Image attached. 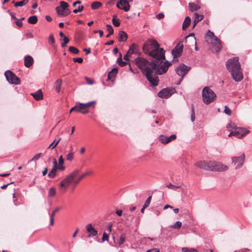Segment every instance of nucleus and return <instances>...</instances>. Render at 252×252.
<instances>
[{"instance_id":"1","label":"nucleus","mask_w":252,"mask_h":252,"mask_svg":"<svg viewBox=\"0 0 252 252\" xmlns=\"http://www.w3.org/2000/svg\"><path fill=\"white\" fill-rule=\"evenodd\" d=\"M134 62L153 86L158 85V75L166 73L172 64L171 62L167 61L159 62L155 60L150 62L144 58L139 57L134 60Z\"/></svg>"},{"instance_id":"2","label":"nucleus","mask_w":252,"mask_h":252,"mask_svg":"<svg viewBox=\"0 0 252 252\" xmlns=\"http://www.w3.org/2000/svg\"><path fill=\"white\" fill-rule=\"evenodd\" d=\"M143 51L146 54L159 62H164L165 60V51L160 48L159 44L155 40L149 39L143 45Z\"/></svg>"},{"instance_id":"3","label":"nucleus","mask_w":252,"mask_h":252,"mask_svg":"<svg viewBox=\"0 0 252 252\" xmlns=\"http://www.w3.org/2000/svg\"><path fill=\"white\" fill-rule=\"evenodd\" d=\"M226 66L232 78L236 82L241 81L243 79V75L238 57H233L229 59L226 62Z\"/></svg>"},{"instance_id":"4","label":"nucleus","mask_w":252,"mask_h":252,"mask_svg":"<svg viewBox=\"0 0 252 252\" xmlns=\"http://www.w3.org/2000/svg\"><path fill=\"white\" fill-rule=\"evenodd\" d=\"M79 172L80 171L78 169L75 170L61 181L60 184V189L61 191L64 192L66 191V189L72 182L74 184L77 185L84 177L92 173L91 171H88L80 175L77 180H75V178L78 175Z\"/></svg>"},{"instance_id":"5","label":"nucleus","mask_w":252,"mask_h":252,"mask_svg":"<svg viewBox=\"0 0 252 252\" xmlns=\"http://www.w3.org/2000/svg\"><path fill=\"white\" fill-rule=\"evenodd\" d=\"M195 166L205 170L212 171H226L228 169L227 166L215 161H199L195 163Z\"/></svg>"},{"instance_id":"6","label":"nucleus","mask_w":252,"mask_h":252,"mask_svg":"<svg viewBox=\"0 0 252 252\" xmlns=\"http://www.w3.org/2000/svg\"><path fill=\"white\" fill-rule=\"evenodd\" d=\"M202 95L203 101L206 104L212 102L216 97V94L209 87L203 89Z\"/></svg>"},{"instance_id":"7","label":"nucleus","mask_w":252,"mask_h":252,"mask_svg":"<svg viewBox=\"0 0 252 252\" xmlns=\"http://www.w3.org/2000/svg\"><path fill=\"white\" fill-rule=\"evenodd\" d=\"M7 81L12 84L18 85L20 83V79L15 74L10 70H7L4 73Z\"/></svg>"},{"instance_id":"8","label":"nucleus","mask_w":252,"mask_h":252,"mask_svg":"<svg viewBox=\"0 0 252 252\" xmlns=\"http://www.w3.org/2000/svg\"><path fill=\"white\" fill-rule=\"evenodd\" d=\"M245 158L244 154H242L239 157H232L231 158L232 162L236 165L235 168H240L244 164Z\"/></svg>"},{"instance_id":"9","label":"nucleus","mask_w":252,"mask_h":252,"mask_svg":"<svg viewBox=\"0 0 252 252\" xmlns=\"http://www.w3.org/2000/svg\"><path fill=\"white\" fill-rule=\"evenodd\" d=\"M190 69V67L187 66L184 63H182L176 68V72L179 76L184 78Z\"/></svg>"},{"instance_id":"10","label":"nucleus","mask_w":252,"mask_h":252,"mask_svg":"<svg viewBox=\"0 0 252 252\" xmlns=\"http://www.w3.org/2000/svg\"><path fill=\"white\" fill-rule=\"evenodd\" d=\"M183 44L180 42L178 43L175 47L172 50V55L173 56V61L175 60V58L179 57L183 52Z\"/></svg>"},{"instance_id":"11","label":"nucleus","mask_w":252,"mask_h":252,"mask_svg":"<svg viewBox=\"0 0 252 252\" xmlns=\"http://www.w3.org/2000/svg\"><path fill=\"white\" fill-rule=\"evenodd\" d=\"M175 91L174 89L165 88L161 90L158 93V96L161 98H167L170 96Z\"/></svg>"},{"instance_id":"12","label":"nucleus","mask_w":252,"mask_h":252,"mask_svg":"<svg viewBox=\"0 0 252 252\" xmlns=\"http://www.w3.org/2000/svg\"><path fill=\"white\" fill-rule=\"evenodd\" d=\"M117 7L120 9L127 12L129 10L130 5L127 0H120L116 4Z\"/></svg>"},{"instance_id":"13","label":"nucleus","mask_w":252,"mask_h":252,"mask_svg":"<svg viewBox=\"0 0 252 252\" xmlns=\"http://www.w3.org/2000/svg\"><path fill=\"white\" fill-rule=\"evenodd\" d=\"M234 131L236 132L235 136L238 138H242L249 132V130L243 127H236Z\"/></svg>"},{"instance_id":"14","label":"nucleus","mask_w":252,"mask_h":252,"mask_svg":"<svg viewBox=\"0 0 252 252\" xmlns=\"http://www.w3.org/2000/svg\"><path fill=\"white\" fill-rule=\"evenodd\" d=\"M177 136L176 134H172L170 136L168 137L163 135L159 136V140L163 144H166L170 142L176 138Z\"/></svg>"},{"instance_id":"15","label":"nucleus","mask_w":252,"mask_h":252,"mask_svg":"<svg viewBox=\"0 0 252 252\" xmlns=\"http://www.w3.org/2000/svg\"><path fill=\"white\" fill-rule=\"evenodd\" d=\"M212 44L217 52H219L221 50L222 48L221 43L217 37H214V39L212 40Z\"/></svg>"},{"instance_id":"16","label":"nucleus","mask_w":252,"mask_h":252,"mask_svg":"<svg viewBox=\"0 0 252 252\" xmlns=\"http://www.w3.org/2000/svg\"><path fill=\"white\" fill-rule=\"evenodd\" d=\"M86 229L89 233V236H95L97 234V231L92 226V224H88L86 225Z\"/></svg>"},{"instance_id":"17","label":"nucleus","mask_w":252,"mask_h":252,"mask_svg":"<svg viewBox=\"0 0 252 252\" xmlns=\"http://www.w3.org/2000/svg\"><path fill=\"white\" fill-rule=\"evenodd\" d=\"M33 59L31 56H27L25 57L24 64L27 67H30L33 63Z\"/></svg>"},{"instance_id":"18","label":"nucleus","mask_w":252,"mask_h":252,"mask_svg":"<svg viewBox=\"0 0 252 252\" xmlns=\"http://www.w3.org/2000/svg\"><path fill=\"white\" fill-rule=\"evenodd\" d=\"M60 3V5L59 6L56 7V11H59L60 9H62V11H67L68 10V4L67 2L64 1H61Z\"/></svg>"},{"instance_id":"19","label":"nucleus","mask_w":252,"mask_h":252,"mask_svg":"<svg viewBox=\"0 0 252 252\" xmlns=\"http://www.w3.org/2000/svg\"><path fill=\"white\" fill-rule=\"evenodd\" d=\"M31 95L37 101L43 99V94L41 90H38L36 92L31 94Z\"/></svg>"},{"instance_id":"20","label":"nucleus","mask_w":252,"mask_h":252,"mask_svg":"<svg viewBox=\"0 0 252 252\" xmlns=\"http://www.w3.org/2000/svg\"><path fill=\"white\" fill-rule=\"evenodd\" d=\"M118 36V40L120 42L126 41L127 39V33L123 31H121L119 32Z\"/></svg>"},{"instance_id":"21","label":"nucleus","mask_w":252,"mask_h":252,"mask_svg":"<svg viewBox=\"0 0 252 252\" xmlns=\"http://www.w3.org/2000/svg\"><path fill=\"white\" fill-rule=\"evenodd\" d=\"M118 72V69L116 68H114L111 71L108 73L107 76V80H113L114 79L116 74Z\"/></svg>"},{"instance_id":"22","label":"nucleus","mask_w":252,"mask_h":252,"mask_svg":"<svg viewBox=\"0 0 252 252\" xmlns=\"http://www.w3.org/2000/svg\"><path fill=\"white\" fill-rule=\"evenodd\" d=\"M138 48L137 45L134 44L132 43L129 47V50H128L127 52L130 55L135 53H138Z\"/></svg>"},{"instance_id":"23","label":"nucleus","mask_w":252,"mask_h":252,"mask_svg":"<svg viewBox=\"0 0 252 252\" xmlns=\"http://www.w3.org/2000/svg\"><path fill=\"white\" fill-rule=\"evenodd\" d=\"M194 15H195V18H194V19L193 21V28H194L195 26V25L197 24V23H198L199 21L202 20L203 18V15H199L198 14H197L196 13H195Z\"/></svg>"},{"instance_id":"24","label":"nucleus","mask_w":252,"mask_h":252,"mask_svg":"<svg viewBox=\"0 0 252 252\" xmlns=\"http://www.w3.org/2000/svg\"><path fill=\"white\" fill-rule=\"evenodd\" d=\"M190 23H191L190 18L189 16L186 17L183 23V26H182L183 30H186L189 26Z\"/></svg>"},{"instance_id":"25","label":"nucleus","mask_w":252,"mask_h":252,"mask_svg":"<svg viewBox=\"0 0 252 252\" xmlns=\"http://www.w3.org/2000/svg\"><path fill=\"white\" fill-rule=\"evenodd\" d=\"M62 84V79H59L56 81V82L55 83V87L56 91L57 93H59L60 92Z\"/></svg>"},{"instance_id":"26","label":"nucleus","mask_w":252,"mask_h":252,"mask_svg":"<svg viewBox=\"0 0 252 252\" xmlns=\"http://www.w3.org/2000/svg\"><path fill=\"white\" fill-rule=\"evenodd\" d=\"M189 6L191 11H196L200 8V6L193 3H189Z\"/></svg>"},{"instance_id":"27","label":"nucleus","mask_w":252,"mask_h":252,"mask_svg":"<svg viewBox=\"0 0 252 252\" xmlns=\"http://www.w3.org/2000/svg\"><path fill=\"white\" fill-rule=\"evenodd\" d=\"M28 1H29V0H23L22 1H18V2H14V1H13V3H14V6L15 7H18V6H22L26 5L28 2Z\"/></svg>"},{"instance_id":"28","label":"nucleus","mask_w":252,"mask_h":252,"mask_svg":"<svg viewBox=\"0 0 252 252\" xmlns=\"http://www.w3.org/2000/svg\"><path fill=\"white\" fill-rule=\"evenodd\" d=\"M107 31L108 32V34L106 35V37L108 38L111 35L113 34L114 30L111 25L107 24L106 25Z\"/></svg>"},{"instance_id":"29","label":"nucleus","mask_w":252,"mask_h":252,"mask_svg":"<svg viewBox=\"0 0 252 252\" xmlns=\"http://www.w3.org/2000/svg\"><path fill=\"white\" fill-rule=\"evenodd\" d=\"M28 21L30 24H35L37 22V17L35 15L32 16L29 18Z\"/></svg>"},{"instance_id":"30","label":"nucleus","mask_w":252,"mask_h":252,"mask_svg":"<svg viewBox=\"0 0 252 252\" xmlns=\"http://www.w3.org/2000/svg\"><path fill=\"white\" fill-rule=\"evenodd\" d=\"M102 6V3L99 1L93 2L91 4V8L93 9H97Z\"/></svg>"},{"instance_id":"31","label":"nucleus","mask_w":252,"mask_h":252,"mask_svg":"<svg viewBox=\"0 0 252 252\" xmlns=\"http://www.w3.org/2000/svg\"><path fill=\"white\" fill-rule=\"evenodd\" d=\"M112 23L113 25L116 27L120 25V21L118 19H116V16L114 15L112 18Z\"/></svg>"},{"instance_id":"32","label":"nucleus","mask_w":252,"mask_h":252,"mask_svg":"<svg viewBox=\"0 0 252 252\" xmlns=\"http://www.w3.org/2000/svg\"><path fill=\"white\" fill-rule=\"evenodd\" d=\"M61 140V138H60L58 140H54V141L49 146L48 148H51L52 149L55 148L57 146Z\"/></svg>"},{"instance_id":"33","label":"nucleus","mask_w":252,"mask_h":252,"mask_svg":"<svg viewBox=\"0 0 252 252\" xmlns=\"http://www.w3.org/2000/svg\"><path fill=\"white\" fill-rule=\"evenodd\" d=\"M195 112H194V108L193 104L191 105V116H190V120L192 122H193L195 121Z\"/></svg>"},{"instance_id":"34","label":"nucleus","mask_w":252,"mask_h":252,"mask_svg":"<svg viewBox=\"0 0 252 252\" xmlns=\"http://www.w3.org/2000/svg\"><path fill=\"white\" fill-rule=\"evenodd\" d=\"M95 101H91L87 103H80V105L83 106V107H85L87 108H88V107H91L92 105L95 104Z\"/></svg>"},{"instance_id":"35","label":"nucleus","mask_w":252,"mask_h":252,"mask_svg":"<svg viewBox=\"0 0 252 252\" xmlns=\"http://www.w3.org/2000/svg\"><path fill=\"white\" fill-rule=\"evenodd\" d=\"M57 170L55 168H52V170L49 172L48 176L50 178H54L56 176V172Z\"/></svg>"},{"instance_id":"36","label":"nucleus","mask_w":252,"mask_h":252,"mask_svg":"<svg viewBox=\"0 0 252 252\" xmlns=\"http://www.w3.org/2000/svg\"><path fill=\"white\" fill-rule=\"evenodd\" d=\"M68 51L74 54H77L79 53V50L74 46H70L68 48Z\"/></svg>"},{"instance_id":"37","label":"nucleus","mask_w":252,"mask_h":252,"mask_svg":"<svg viewBox=\"0 0 252 252\" xmlns=\"http://www.w3.org/2000/svg\"><path fill=\"white\" fill-rule=\"evenodd\" d=\"M126 241V235L124 234L121 235L120 239L118 241V244L119 246L123 245Z\"/></svg>"},{"instance_id":"38","label":"nucleus","mask_w":252,"mask_h":252,"mask_svg":"<svg viewBox=\"0 0 252 252\" xmlns=\"http://www.w3.org/2000/svg\"><path fill=\"white\" fill-rule=\"evenodd\" d=\"M56 189L52 187L49 189L48 191V196L49 197H54L56 195Z\"/></svg>"},{"instance_id":"39","label":"nucleus","mask_w":252,"mask_h":252,"mask_svg":"<svg viewBox=\"0 0 252 252\" xmlns=\"http://www.w3.org/2000/svg\"><path fill=\"white\" fill-rule=\"evenodd\" d=\"M167 187L174 190H176L177 189L181 188L180 186H175L171 183H169L168 185H167Z\"/></svg>"},{"instance_id":"40","label":"nucleus","mask_w":252,"mask_h":252,"mask_svg":"<svg viewBox=\"0 0 252 252\" xmlns=\"http://www.w3.org/2000/svg\"><path fill=\"white\" fill-rule=\"evenodd\" d=\"M57 13L59 15L62 16H66L69 14V12L62 11V9H60L59 11H56Z\"/></svg>"},{"instance_id":"41","label":"nucleus","mask_w":252,"mask_h":252,"mask_svg":"<svg viewBox=\"0 0 252 252\" xmlns=\"http://www.w3.org/2000/svg\"><path fill=\"white\" fill-rule=\"evenodd\" d=\"M74 158V153L70 152L66 155V160L71 161Z\"/></svg>"},{"instance_id":"42","label":"nucleus","mask_w":252,"mask_h":252,"mask_svg":"<svg viewBox=\"0 0 252 252\" xmlns=\"http://www.w3.org/2000/svg\"><path fill=\"white\" fill-rule=\"evenodd\" d=\"M182 225V222L180 221H177L176 222V223L174 224H173L171 226V227L173 228H179L181 227Z\"/></svg>"},{"instance_id":"43","label":"nucleus","mask_w":252,"mask_h":252,"mask_svg":"<svg viewBox=\"0 0 252 252\" xmlns=\"http://www.w3.org/2000/svg\"><path fill=\"white\" fill-rule=\"evenodd\" d=\"M183 252H198L196 250L194 249H189L188 248H183L182 249Z\"/></svg>"},{"instance_id":"44","label":"nucleus","mask_w":252,"mask_h":252,"mask_svg":"<svg viewBox=\"0 0 252 252\" xmlns=\"http://www.w3.org/2000/svg\"><path fill=\"white\" fill-rule=\"evenodd\" d=\"M63 42L61 44L62 47H65L66 44L69 41V39L66 36H64V38H63Z\"/></svg>"},{"instance_id":"45","label":"nucleus","mask_w":252,"mask_h":252,"mask_svg":"<svg viewBox=\"0 0 252 252\" xmlns=\"http://www.w3.org/2000/svg\"><path fill=\"white\" fill-rule=\"evenodd\" d=\"M83 8L84 6L83 5H79L77 9H75L73 10V12L74 13L80 12L83 10Z\"/></svg>"},{"instance_id":"46","label":"nucleus","mask_w":252,"mask_h":252,"mask_svg":"<svg viewBox=\"0 0 252 252\" xmlns=\"http://www.w3.org/2000/svg\"><path fill=\"white\" fill-rule=\"evenodd\" d=\"M151 199L152 196H150L148 197V198L147 199L144 204V206H145V207H148L149 206L150 202L151 201Z\"/></svg>"},{"instance_id":"47","label":"nucleus","mask_w":252,"mask_h":252,"mask_svg":"<svg viewBox=\"0 0 252 252\" xmlns=\"http://www.w3.org/2000/svg\"><path fill=\"white\" fill-rule=\"evenodd\" d=\"M224 112L228 116H230L231 114V111L230 109L227 106H225L224 107Z\"/></svg>"},{"instance_id":"48","label":"nucleus","mask_w":252,"mask_h":252,"mask_svg":"<svg viewBox=\"0 0 252 252\" xmlns=\"http://www.w3.org/2000/svg\"><path fill=\"white\" fill-rule=\"evenodd\" d=\"M236 127V126H235V124L233 123H230L227 125V128H228L229 130H230V128L235 129Z\"/></svg>"},{"instance_id":"49","label":"nucleus","mask_w":252,"mask_h":252,"mask_svg":"<svg viewBox=\"0 0 252 252\" xmlns=\"http://www.w3.org/2000/svg\"><path fill=\"white\" fill-rule=\"evenodd\" d=\"M81 107H82V108H81V113L82 114H85L89 113V110L88 108H87L85 107H83L82 105H81Z\"/></svg>"},{"instance_id":"50","label":"nucleus","mask_w":252,"mask_h":252,"mask_svg":"<svg viewBox=\"0 0 252 252\" xmlns=\"http://www.w3.org/2000/svg\"><path fill=\"white\" fill-rule=\"evenodd\" d=\"M73 61L74 62H77L78 63H81L83 62V60L82 58H73Z\"/></svg>"},{"instance_id":"51","label":"nucleus","mask_w":252,"mask_h":252,"mask_svg":"<svg viewBox=\"0 0 252 252\" xmlns=\"http://www.w3.org/2000/svg\"><path fill=\"white\" fill-rule=\"evenodd\" d=\"M207 35L212 38V40L214 39V37H216L215 36L213 32H211L210 30L208 31V32L207 33Z\"/></svg>"},{"instance_id":"52","label":"nucleus","mask_w":252,"mask_h":252,"mask_svg":"<svg viewBox=\"0 0 252 252\" xmlns=\"http://www.w3.org/2000/svg\"><path fill=\"white\" fill-rule=\"evenodd\" d=\"M108 239H109L108 235L105 232H104L103 234V235H102V242H104L105 241H108Z\"/></svg>"},{"instance_id":"53","label":"nucleus","mask_w":252,"mask_h":252,"mask_svg":"<svg viewBox=\"0 0 252 252\" xmlns=\"http://www.w3.org/2000/svg\"><path fill=\"white\" fill-rule=\"evenodd\" d=\"M61 209H62L61 207L56 208L55 210H54V211L52 212V213L51 214H50V216H51L52 217H54V216L55 215V214L57 212H58L59 210H60Z\"/></svg>"},{"instance_id":"54","label":"nucleus","mask_w":252,"mask_h":252,"mask_svg":"<svg viewBox=\"0 0 252 252\" xmlns=\"http://www.w3.org/2000/svg\"><path fill=\"white\" fill-rule=\"evenodd\" d=\"M85 80L86 82L89 85H92L94 83V81L93 79H91L87 77H85Z\"/></svg>"},{"instance_id":"55","label":"nucleus","mask_w":252,"mask_h":252,"mask_svg":"<svg viewBox=\"0 0 252 252\" xmlns=\"http://www.w3.org/2000/svg\"><path fill=\"white\" fill-rule=\"evenodd\" d=\"M81 108H82V107H81V105H80V103H79L78 104V105H76L75 106V111L81 113Z\"/></svg>"},{"instance_id":"56","label":"nucleus","mask_w":252,"mask_h":252,"mask_svg":"<svg viewBox=\"0 0 252 252\" xmlns=\"http://www.w3.org/2000/svg\"><path fill=\"white\" fill-rule=\"evenodd\" d=\"M49 42L50 44H53L55 42V39L53 35L51 34L49 37Z\"/></svg>"},{"instance_id":"57","label":"nucleus","mask_w":252,"mask_h":252,"mask_svg":"<svg viewBox=\"0 0 252 252\" xmlns=\"http://www.w3.org/2000/svg\"><path fill=\"white\" fill-rule=\"evenodd\" d=\"M15 24L19 28L23 26V23L21 21V20L17 19V20L15 22Z\"/></svg>"},{"instance_id":"58","label":"nucleus","mask_w":252,"mask_h":252,"mask_svg":"<svg viewBox=\"0 0 252 252\" xmlns=\"http://www.w3.org/2000/svg\"><path fill=\"white\" fill-rule=\"evenodd\" d=\"M58 163H57V161L55 158H54L53 160V168H55V169L58 170Z\"/></svg>"},{"instance_id":"59","label":"nucleus","mask_w":252,"mask_h":252,"mask_svg":"<svg viewBox=\"0 0 252 252\" xmlns=\"http://www.w3.org/2000/svg\"><path fill=\"white\" fill-rule=\"evenodd\" d=\"M146 252H159V250L157 248H153L148 250Z\"/></svg>"},{"instance_id":"60","label":"nucleus","mask_w":252,"mask_h":252,"mask_svg":"<svg viewBox=\"0 0 252 252\" xmlns=\"http://www.w3.org/2000/svg\"><path fill=\"white\" fill-rule=\"evenodd\" d=\"M63 163H64V160H63V156H61L59 158V164L60 165V164H63Z\"/></svg>"},{"instance_id":"61","label":"nucleus","mask_w":252,"mask_h":252,"mask_svg":"<svg viewBox=\"0 0 252 252\" xmlns=\"http://www.w3.org/2000/svg\"><path fill=\"white\" fill-rule=\"evenodd\" d=\"M41 153H39L35 155L33 158L32 159V160H37L40 158Z\"/></svg>"},{"instance_id":"62","label":"nucleus","mask_w":252,"mask_h":252,"mask_svg":"<svg viewBox=\"0 0 252 252\" xmlns=\"http://www.w3.org/2000/svg\"><path fill=\"white\" fill-rule=\"evenodd\" d=\"M65 167L63 164H60L58 166V170L63 171L65 169Z\"/></svg>"},{"instance_id":"63","label":"nucleus","mask_w":252,"mask_h":252,"mask_svg":"<svg viewBox=\"0 0 252 252\" xmlns=\"http://www.w3.org/2000/svg\"><path fill=\"white\" fill-rule=\"evenodd\" d=\"M130 55L128 52L124 56V60L125 61H129V56Z\"/></svg>"},{"instance_id":"64","label":"nucleus","mask_w":252,"mask_h":252,"mask_svg":"<svg viewBox=\"0 0 252 252\" xmlns=\"http://www.w3.org/2000/svg\"><path fill=\"white\" fill-rule=\"evenodd\" d=\"M156 17L158 19H161L164 17V14L162 13H159L157 15Z\"/></svg>"}]
</instances>
